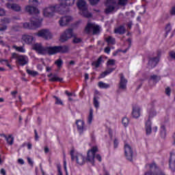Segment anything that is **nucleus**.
Returning a JSON list of instances; mask_svg holds the SVG:
<instances>
[{
    "label": "nucleus",
    "mask_w": 175,
    "mask_h": 175,
    "mask_svg": "<svg viewBox=\"0 0 175 175\" xmlns=\"http://www.w3.org/2000/svg\"><path fill=\"white\" fill-rule=\"evenodd\" d=\"M98 151V146H93L88 150V157L85 159V157H84L83 154L72 150L70 151L71 159L75 161L78 165H84L87 161L90 163H94V162H95V154H96Z\"/></svg>",
    "instance_id": "1"
},
{
    "label": "nucleus",
    "mask_w": 175,
    "mask_h": 175,
    "mask_svg": "<svg viewBox=\"0 0 175 175\" xmlns=\"http://www.w3.org/2000/svg\"><path fill=\"white\" fill-rule=\"evenodd\" d=\"M56 12H58L61 14H64L58 4L50 5L44 8L42 10V14L44 17H47L50 18L51 17H53Z\"/></svg>",
    "instance_id": "2"
},
{
    "label": "nucleus",
    "mask_w": 175,
    "mask_h": 175,
    "mask_svg": "<svg viewBox=\"0 0 175 175\" xmlns=\"http://www.w3.org/2000/svg\"><path fill=\"white\" fill-rule=\"evenodd\" d=\"M42 21L43 18L40 16H37L36 18L32 17L30 19V23L27 22L23 23V27L26 29H36V28H40V27H42Z\"/></svg>",
    "instance_id": "3"
},
{
    "label": "nucleus",
    "mask_w": 175,
    "mask_h": 175,
    "mask_svg": "<svg viewBox=\"0 0 175 175\" xmlns=\"http://www.w3.org/2000/svg\"><path fill=\"white\" fill-rule=\"evenodd\" d=\"M33 50H36L38 54L44 55L49 54V55H53V46H43L40 43H36L33 46Z\"/></svg>",
    "instance_id": "4"
},
{
    "label": "nucleus",
    "mask_w": 175,
    "mask_h": 175,
    "mask_svg": "<svg viewBox=\"0 0 175 175\" xmlns=\"http://www.w3.org/2000/svg\"><path fill=\"white\" fill-rule=\"evenodd\" d=\"M77 6L80 10V13L84 17H91L92 14L88 12V7L87 6V3L84 0H78L77 3Z\"/></svg>",
    "instance_id": "5"
},
{
    "label": "nucleus",
    "mask_w": 175,
    "mask_h": 175,
    "mask_svg": "<svg viewBox=\"0 0 175 175\" xmlns=\"http://www.w3.org/2000/svg\"><path fill=\"white\" fill-rule=\"evenodd\" d=\"M76 0H59L58 6L64 14L66 12V9L72 8L75 5Z\"/></svg>",
    "instance_id": "6"
},
{
    "label": "nucleus",
    "mask_w": 175,
    "mask_h": 175,
    "mask_svg": "<svg viewBox=\"0 0 175 175\" xmlns=\"http://www.w3.org/2000/svg\"><path fill=\"white\" fill-rule=\"evenodd\" d=\"M12 58H14L15 59H16V64H18V65H20L21 66H25V65H27L28 64L29 61L28 56L18 55L15 53L12 54Z\"/></svg>",
    "instance_id": "7"
},
{
    "label": "nucleus",
    "mask_w": 175,
    "mask_h": 175,
    "mask_svg": "<svg viewBox=\"0 0 175 175\" xmlns=\"http://www.w3.org/2000/svg\"><path fill=\"white\" fill-rule=\"evenodd\" d=\"M34 35L38 36V38H42V39H45V40L53 39V33H51V31H50L49 29L39 30L38 32L35 33Z\"/></svg>",
    "instance_id": "8"
},
{
    "label": "nucleus",
    "mask_w": 175,
    "mask_h": 175,
    "mask_svg": "<svg viewBox=\"0 0 175 175\" xmlns=\"http://www.w3.org/2000/svg\"><path fill=\"white\" fill-rule=\"evenodd\" d=\"M100 29V27H99V26H98L97 25L88 23L87 26L85 27V31L88 33H90V32H92V31L93 34L96 35V33H99Z\"/></svg>",
    "instance_id": "9"
},
{
    "label": "nucleus",
    "mask_w": 175,
    "mask_h": 175,
    "mask_svg": "<svg viewBox=\"0 0 175 175\" xmlns=\"http://www.w3.org/2000/svg\"><path fill=\"white\" fill-rule=\"evenodd\" d=\"M124 154L128 161H132L133 159V149H132L131 145L128 144L124 145Z\"/></svg>",
    "instance_id": "10"
},
{
    "label": "nucleus",
    "mask_w": 175,
    "mask_h": 175,
    "mask_svg": "<svg viewBox=\"0 0 175 175\" xmlns=\"http://www.w3.org/2000/svg\"><path fill=\"white\" fill-rule=\"evenodd\" d=\"M69 52V46H53V53L54 54H58V53H61L62 54L68 53Z\"/></svg>",
    "instance_id": "11"
},
{
    "label": "nucleus",
    "mask_w": 175,
    "mask_h": 175,
    "mask_svg": "<svg viewBox=\"0 0 175 175\" xmlns=\"http://www.w3.org/2000/svg\"><path fill=\"white\" fill-rule=\"evenodd\" d=\"M116 0H107L106 2V9H105V13L107 14H109V13H111L113 10L116 8Z\"/></svg>",
    "instance_id": "12"
},
{
    "label": "nucleus",
    "mask_w": 175,
    "mask_h": 175,
    "mask_svg": "<svg viewBox=\"0 0 175 175\" xmlns=\"http://www.w3.org/2000/svg\"><path fill=\"white\" fill-rule=\"evenodd\" d=\"M73 36V32L72 29L66 30L60 37V42H66L68 39H70Z\"/></svg>",
    "instance_id": "13"
},
{
    "label": "nucleus",
    "mask_w": 175,
    "mask_h": 175,
    "mask_svg": "<svg viewBox=\"0 0 175 175\" xmlns=\"http://www.w3.org/2000/svg\"><path fill=\"white\" fill-rule=\"evenodd\" d=\"M149 167L150 173H152L153 175H165V173L157 167V164H155V163L150 164Z\"/></svg>",
    "instance_id": "14"
},
{
    "label": "nucleus",
    "mask_w": 175,
    "mask_h": 175,
    "mask_svg": "<svg viewBox=\"0 0 175 175\" xmlns=\"http://www.w3.org/2000/svg\"><path fill=\"white\" fill-rule=\"evenodd\" d=\"M76 125L79 133H83L85 131V122L84 120H78L76 121Z\"/></svg>",
    "instance_id": "15"
},
{
    "label": "nucleus",
    "mask_w": 175,
    "mask_h": 175,
    "mask_svg": "<svg viewBox=\"0 0 175 175\" xmlns=\"http://www.w3.org/2000/svg\"><path fill=\"white\" fill-rule=\"evenodd\" d=\"M142 114V108L139 105H135L133 107L132 116L133 118H139Z\"/></svg>",
    "instance_id": "16"
},
{
    "label": "nucleus",
    "mask_w": 175,
    "mask_h": 175,
    "mask_svg": "<svg viewBox=\"0 0 175 175\" xmlns=\"http://www.w3.org/2000/svg\"><path fill=\"white\" fill-rule=\"evenodd\" d=\"M5 6L7 9H10V10H14V12H21V7L20 5L16 3H6Z\"/></svg>",
    "instance_id": "17"
},
{
    "label": "nucleus",
    "mask_w": 175,
    "mask_h": 175,
    "mask_svg": "<svg viewBox=\"0 0 175 175\" xmlns=\"http://www.w3.org/2000/svg\"><path fill=\"white\" fill-rule=\"evenodd\" d=\"M25 10L27 12V13H29L30 14H39L40 13V11H39L38 9L36 8V7L27 5L25 7Z\"/></svg>",
    "instance_id": "18"
},
{
    "label": "nucleus",
    "mask_w": 175,
    "mask_h": 175,
    "mask_svg": "<svg viewBox=\"0 0 175 175\" xmlns=\"http://www.w3.org/2000/svg\"><path fill=\"white\" fill-rule=\"evenodd\" d=\"M22 40L27 44H32L33 43V36L25 34L22 36Z\"/></svg>",
    "instance_id": "19"
},
{
    "label": "nucleus",
    "mask_w": 175,
    "mask_h": 175,
    "mask_svg": "<svg viewBox=\"0 0 175 175\" xmlns=\"http://www.w3.org/2000/svg\"><path fill=\"white\" fill-rule=\"evenodd\" d=\"M70 21H72V16H64L60 18L59 24L61 27H65V25H68V23Z\"/></svg>",
    "instance_id": "20"
},
{
    "label": "nucleus",
    "mask_w": 175,
    "mask_h": 175,
    "mask_svg": "<svg viewBox=\"0 0 175 175\" xmlns=\"http://www.w3.org/2000/svg\"><path fill=\"white\" fill-rule=\"evenodd\" d=\"M0 136L1 137H3L6 140L8 144H9L10 146L13 145V143L14 142V138H13L12 135H6L5 134H1Z\"/></svg>",
    "instance_id": "21"
},
{
    "label": "nucleus",
    "mask_w": 175,
    "mask_h": 175,
    "mask_svg": "<svg viewBox=\"0 0 175 175\" xmlns=\"http://www.w3.org/2000/svg\"><path fill=\"white\" fill-rule=\"evenodd\" d=\"M152 123L151 120H148L145 122V131L146 133V135H151V132H152V128L151 127Z\"/></svg>",
    "instance_id": "22"
},
{
    "label": "nucleus",
    "mask_w": 175,
    "mask_h": 175,
    "mask_svg": "<svg viewBox=\"0 0 175 175\" xmlns=\"http://www.w3.org/2000/svg\"><path fill=\"white\" fill-rule=\"evenodd\" d=\"M159 62V58L158 57H153L150 58L148 62V65L150 68H155L157 64Z\"/></svg>",
    "instance_id": "23"
},
{
    "label": "nucleus",
    "mask_w": 175,
    "mask_h": 175,
    "mask_svg": "<svg viewBox=\"0 0 175 175\" xmlns=\"http://www.w3.org/2000/svg\"><path fill=\"white\" fill-rule=\"evenodd\" d=\"M126 83H128V81L125 79V77H124V75L122 74L120 75V88L122 90H125V88H126Z\"/></svg>",
    "instance_id": "24"
},
{
    "label": "nucleus",
    "mask_w": 175,
    "mask_h": 175,
    "mask_svg": "<svg viewBox=\"0 0 175 175\" xmlns=\"http://www.w3.org/2000/svg\"><path fill=\"white\" fill-rule=\"evenodd\" d=\"M92 121H94V109H90L89 115H88V119H87V123L89 125H91L92 124Z\"/></svg>",
    "instance_id": "25"
},
{
    "label": "nucleus",
    "mask_w": 175,
    "mask_h": 175,
    "mask_svg": "<svg viewBox=\"0 0 175 175\" xmlns=\"http://www.w3.org/2000/svg\"><path fill=\"white\" fill-rule=\"evenodd\" d=\"M170 168L172 172L175 170V156L172 155L170 159Z\"/></svg>",
    "instance_id": "26"
},
{
    "label": "nucleus",
    "mask_w": 175,
    "mask_h": 175,
    "mask_svg": "<svg viewBox=\"0 0 175 175\" xmlns=\"http://www.w3.org/2000/svg\"><path fill=\"white\" fill-rule=\"evenodd\" d=\"M113 70H114V68H108L107 70L101 73L98 78L104 79V77H106L107 75H110V73H111V72H113Z\"/></svg>",
    "instance_id": "27"
},
{
    "label": "nucleus",
    "mask_w": 175,
    "mask_h": 175,
    "mask_svg": "<svg viewBox=\"0 0 175 175\" xmlns=\"http://www.w3.org/2000/svg\"><path fill=\"white\" fill-rule=\"evenodd\" d=\"M98 86L99 87V88H101L103 90H107V88H110V84L106 83L103 81L98 82Z\"/></svg>",
    "instance_id": "28"
},
{
    "label": "nucleus",
    "mask_w": 175,
    "mask_h": 175,
    "mask_svg": "<svg viewBox=\"0 0 175 175\" xmlns=\"http://www.w3.org/2000/svg\"><path fill=\"white\" fill-rule=\"evenodd\" d=\"M103 64V59H102V57H100L96 62H94L92 65L94 68H99L100 66V64Z\"/></svg>",
    "instance_id": "29"
},
{
    "label": "nucleus",
    "mask_w": 175,
    "mask_h": 175,
    "mask_svg": "<svg viewBox=\"0 0 175 175\" xmlns=\"http://www.w3.org/2000/svg\"><path fill=\"white\" fill-rule=\"evenodd\" d=\"M115 33H119L120 35H122V33H125V27L124 26H120L117 27L114 30Z\"/></svg>",
    "instance_id": "30"
},
{
    "label": "nucleus",
    "mask_w": 175,
    "mask_h": 175,
    "mask_svg": "<svg viewBox=\"0 0 175 175\" xmlns=\"http://www.w3.org/2000/svg\"><path fill=\"white\" fill-rule=\"evenodd\" d=\"M148 114H149V118L148 120H150L151 118H154V117L157 116V111L154 108L150 109L148 110Z\"/></svg>",
    "instance_id": "31"
},
{
    "label": "nucleus",
    "mask_w": 175,
    "mask_h": 175,
    "mask_svg": "<svg viewBox=\"0 0 175 175\" xmlns=\"http://www.w3.org/2000/svg\"><path fill=\"white\" fill-rule=\"evenodd\" d=\"M105 40L108 43V44H116V38L111 36L106 38Z\"/></svg>",
    "instance_id": "32"
},
{
    "label": "nucleus",
    "mask_w": 175,
    "mask_h": 175,
    "mask_svg": "<svg viewBox=\"0 0 175 175\" xmlns=\"http://www.w3.org/2000/svg\"><path fill=\"white\" fill-rule=\"evenodd\" d=\"M160 133L161 137H165L166 136V127L163 124L160 127Z\"/></svg>",
    "instance_id": "33"
},
{
    "label": "nucleus",
    "mask_w": 175,
    "mask_h": 175,
    "mask_svg": "<svg viewBox=\"0 0 175 175\" xmlns=\"http://www.w3.org/2000/svg\"><path fill=\"white\" fill-rule=\"evenodd\" d=\"M13 49L16 50V51H18V53H25V48L24 46H17L16 45L13 46Z\"/></svg>",
    "instance_id": "34"
},
{
    "label": "nucleus",
    "mask_w": 175,
    "mask_h": 175,
    "mask_svg": "<svg viewBox=\"0 0 175 175\" xmlns=\"http://www.w3.org/2000/svg\"><path fill=\"white\" fill-rule=\"evenodd\" d=\"M122 124L125 128H126V126L129 125V119L126 117L123 118L122 120Z\"/></svg>",
    "instance_id": "35"
},
{
    "label": "nucleus",
    "mask_w": 175,
    "mask_h": 175,
    "mask_svg": "<svg viewBox=\"0 0 175 175\" xmlns=\"http://www.w3.org/2000/svg\"><path fill=\"white\" fill-rule=\"evenodd\" d=\"M93 105L96 109H99V100L96 96L94 97Z\"/></svg>",
    "instance_id": "36"
},
{
    "label": "nucleus",
    "mask_w": 175,
    "mask_h": 175,
    "mask_svg": "<svg viewBox=\"0 0 175 175\" xmlns=\"http://www.w3.org/2000/svg\"><path fill=\"white\" fill-rule=\"evenodd\" d=\"M53 98L55 99V105H59L60 106H64V102H62V100H61V98L55 96H54Z\"/></svg>",
    "instance_id": "37"
},
{
    "label": "nucleus",
    "mask_w": 175,
    "mask_h": 175,
    "mask_svg": "<svg viewBox=\"0 0 175 175\" xmlns=\"http://www.w3.org/2000/svg\"><path fill=\"white\" fill-rule=\"evenodd\" d=\"M159 80H161V77L154 75L150 77V81H155L157 83Z\"/></svg>",
    "instance_id": "38"
},
{
    "label": "nucleus",
    "mask_w": 175,
    "mask_h": 175,
    "mask_svg": "<svg viewBox=\"0 0 175 175\" xmlns=\"http://www.w3.org/2000/svg\"><path fill=\"white\" fill-rule=\"evenodd\" d=\"M63 64H64V62H62V59H58L55 62V65H57V68H61Z\"/></svg>",
    "instance_id": "39"
},
{
    "label": "nucleus",
    "mask_w": 175,
    "mask_h": 175,
    "mask_svg": "<svg viewBox=\"0 0 175 175\" xmlns=\"http://www.w3.org/2000/svg\"><path fill=\"white\" fill-rule=\"evenodd\" d=\"M50 81H62V79L58 77L57 75H54L49 79Z\"/></svg>",
    "instance_id": "40"
},
{
    "label": "nucleus",
    "mask_w": 175,
    "mask_h": 175,
    "mask_svg": "<svg viewBox=\"0 0 175 175\" xmlns=\"http://www.w3.org/2000/svg\"><path fill=\"white\" fill-rule=\"evenodd\" d=\"M128 3V0H119L118 5L120 6H125Z\"/></svg>",
    "instance_id": "41"
},
{
    "label": "nucleus",
    "mask_w": 175,
    "mask_h": 175,
    "mask_svg": "<svg viewBox=\"0 0 175 175\" xmlns=\"http://www.w3.org/2000/svg\"><path fill=\"white\" fill-rule=\"evenodd\" d=\"M0 62L3 64L4 65H6V66L10 68V69H12V66H10V64H9V61L8 59H2L0 61Z\"/></svg>",
    "instance_id": "42"
},
{
    "label": "nucleus",
    "mask_w": 175,
    "mask_h": 175,
    "mask_svg": "<svg viewBox=\"0 0 175 175\" xmlns=\"http://www.w3.org/2000/svg\"><path fill=\"white\" fill-rule=\"evenodd\" d=\"M107 65L108 66H114V65H116V60L115 59H109L107 61Z\"/></svg>",
    "instance_id": "43"
},
{
    "label": "nucleus",
    "mask_w": 175,
    "mask_h": 175,
    "mask_svg": "<svg viewBox=\"0 0 175 175\" xmlns=\"http://www.w3.org/2000/svg\"><path fill=\"white\" fill-rule=\"evenodd\" d=\"M27 72L28 75H31V76H38V72L31 70H27Z\"/></svg>",
    "instance_id": "44"
},
{
    "label": "nucleus",
    "mask_w": 175,
    "mask_h": 175,
    "mask_svg": "<svg viewBox=\"0 0 175 175\" xmlns=\"http://www.w3.org/2000/svg\"><path fill=\"white\" fill-rule=\"evenodd\" d=\"M90 5H92L93 6L95 5H97V3L99 2V0H88Z\"/></svg>",
    "instance_id": "45"
},
{
    "label": "nucleus",
    "mask_w": 175,
    "mask_h": 175,
    "mask_svg": "<svg viewBox=\"0 0 175 175\" xmlns=\"http://www.w3.org/2000/svg\"><path fill=\"white\" fill-rule=\"evenodd\" d=\"M29 3L37 6V5H39V1H38V0H29Z\"/></svg>",
    "instance_id": "46"
},
{
    "label": "nucleus",
    "mask_w": 175,
    "mask_h": 175,
    "mask_svg": "<svg viewBox=\"0 0 175 175\" xmlns=\"http://www.w3.org/2000/svg\"><path fill=\"white\" fill-rule=\"evenodd\" d=\"M81 38H80L75 37L73 39V43H81Z\"/></svg>",
    "instance_id": "47"
},
{
    "label": "nucleus",
    "mask_w": 175,
    "mask_h": 175,
    "mask_svg": "<svg viewBox=\"0 0 175 175\" xmlns=\"http://www.w3.org/2000/svg\"><path fill=\"white\" fill-rule=\"evenodd\" d=\"M66 95H67L68 96H72L73 98H76V94L75 93H70L68 92V91H66Z\"/></svg>",
    "instance_id": "48"
},
{
    "label": "nucleus",
    "mask_w": 175,
    "mask_h": 175,
    "mask_svg": "<svg viewBox=\"0 0 175 175\" xmlns=\"http://www.w3.org/2000/svg\"><path fill=\"white\" fill-rule=\"evenodd\" d=\"M171 90H170V88H167L166 89H165V94H166V95H167L168 96H170V92H171Z\"/></svg>",
    "instance_id": "49"
},
{
    "label": "nucleus",
    "mask_w": 175,
    "mask_h": 175,
    "mask_svg": "<svg viewBox=\"0 0 175 175\" xmlns=\"http://www.w3.org/2000/svg\"><path fill=\"white\" fill-rule=\"evenodd\" d=\"M126 15H127L129 17H135V12H127V13H126Z\"/></svg>",
    "instance_id": "50"
},
{
    "label": "nucleus",
    "mask_w": 175,
    "mask_h": 175,
    "mask_svg": "<svg viewBox=\"0 0 175 175\" xmlns=\"http://www.w3.org/2000/svg\"><path fill=\"white\" fill-rule=\"evenodd\" d=\"M5 14H6L5 10L0 8V16H5Z\"/></svg>",
    "instance_id": "51"
},
{
    "label": "nucleus",
    "mask_w": 175,
    "mask_h": 175,
    "mask_svg": "<svg viewBox=\"0 0 175 175\" xmlns=\"http://www.w3.org/2000/svg\"><path fill=\"white\" fill-rule=\"evenodd\" d=\"M4 24H9V23H10V19L5 18L3 20Z\"/></svg>",
    "instance_id": "52"
},
{
    "label": "nucleus",
    "mask_w": 175,
    "mask_h": 175,
    "mask_svg": "<svg viewBox=\"0 0 175 175\" xmlns=\"http://www.w3.org/2000/svg\"><path fill=\"white\" fill-rule=\"evenodd\" d=\"M113 145H114V148H117V147H118V140L115 139L113 142Z\"/></svg>",
    "instance_id": "53"
},
{
    "label": "nucleus",
    "mask_w": 175,
    "mask_h": 175,
    "mask_svg": "<svg viewBox=\"0 0 175 175\" xmlns=\"http://www.w3.org/2000/svg\"><path fill=\"white\" fill-rule=\"evenodd\" d=\"M7 27L6 26H2L0 25V31H6L7 29Z\"/></svg>",
    "instance_id": "54"
},
{
    "label": "nucleus",
    "mask_w": 175,
    "mask_h": 175,
    "mask_svg": "<svg viewBox=\"0 0 175 175\" xmlns=\"http://www.w3.org/2000/svg\"><path fill=\"white\" fill-rule=\"evenodd\" d=\"M165 29H166L167 32H170V31H172V27H170V25H167L165 27Z\"/></svg>",
    "instance_id": "55"
},
{
    "label": "nucleus",
    "mask_w": 175,
    "mask_h": 175,
    "mask_svg": "<svg viewBox=\"0 0 175 175\" xmlns=\"http://www.w3.org/2000/svg\"><path fill=\"white\" fill-rule=\"evenodd\" d=\"M105 53H106L107 54H110V47H106L105 49Z\"/></svg>",
    "instance_id": "56"
},
{
    "label": "nucleus",
    "mask_w": 175,
    "mask_h": 175,
    "mask_svg": "<svg viewBox=\"0 0 175 175\" xmlns=\"http://www.w3.org/2000/svg\"><path fill=\"white\" fill-rule=\"evenodd\" d=\"M170 13H171V14H172L173 16H175V6L173 7V8L171 9Z\"/></svg>",
    "instance_id": "57"
},
{
    "label": "nucleus",
    "mask_w": 175,
    "mask_h": 175,
    "mask_svg": "<svg viewBox=\"0 0 175 175\" xmlns=\"http://www.w3.org/2000/svg\"><path fill=\"white\" fill-rule=\"evenodd\" d=\"M35 140H39V135H38V132H36V130H35Z\"/></svg>",
    "instance_id": "58"
},
{
    "label": "nucleus",
    "mask_w": 175,
    "mask_h": 175,
    "mask_svg": "<svg viewBox=\"0 0 175 175\" xmlns=\"http://www.w3.org/2000/svg\"><path fill=\"white\" fill-rule=\"evenodd\" d=\"M27 161H28V163H29V165H33V162L32 161V160L31 159V158L27 157Z\"/></svg>",
    "instance_id": "59"
},
{
    "label": "nucleus",
    "mask_w": 175,
    "mask_h": 175,
    "mask_svg": "<svg viewBox=\"0 0 175 175\" xmlns=\"http://www.w3.org/2000/svg\"><path fill=\"white\" fill-rule=\"evenodd\" d=\"M96 159H98V161H99V162H100L102 161V157L99 154H96Z\"/></svg>",
    "instance_id": "60"
},
{
    "label": "nucleus",
    "mask_w": 175,
    "mask_h": 175,
    "mask_svg": "<svg viewBox=\"0 0 175 175\" xmlns=\"http://www.w3.org/2000/svg\"><path fill=\"white\" fill-rule=\"evenodd\" d=\"M170 57H172V58H174L175 59V52H173V51L170 52Z\"/></svg>",
    "instance_id": "61"
},
{
    "label": "nucleus",
    "mask_w": 175,
    "mask_h": 175,
    "mask_svg": "<svg viewBox=\"0 0 175 175\" xmlns=\"http://www.w3.org/2000/svg\"><path fill=\"white\" fill-rule=\"evenodd\" d=\"M18 163H20L21 165H24V160L23 159H19L18 160Z\"/></svg>",
    "instance_id": "62"
},
{
    "label": "nucleus",
    "mask_w": 175,
    "mask_h": 175,
    "mask_svg": "<svg viewBox=\"0 0 175 175\" xmlns=\"http://www.w3.org/2000/svg\"><path fill=\"white\" fill-rule=\"evenodd\" d=\"M11 94L12 95V96H14V98H16V95H17V91L12 92Z\"/></svg>",
    "instance_id": "63"
},
{
    "label": "nucleus",
    "mask_w": 175,
    "mask_h": 175,
    "mask_svg": "<svg viewBox=\"0 0 175 175\" xmlns=\"http://www.w3.org/2000/svg\"><path fill=\"white\" fill-rule=\"evenodd\" d=\"M44 151L45 154H47L50 151V149H49L48 147H45L44 148Z\"/></svg>",
    "instance_id": "64"
}]
</instances>
